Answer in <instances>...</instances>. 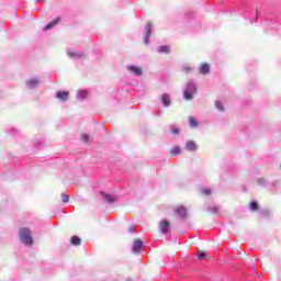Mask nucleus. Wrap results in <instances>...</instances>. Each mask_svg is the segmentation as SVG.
Instances as JSON below:
<instances>
[{"label": "nucleus", "mask_w": 281, "mask_h": 281, "mask_svg": "<svg viewBox=\"0 0 281 281\" xmlns=\"http://www.w3.org/2000/svg\"><path fill=\"white\" fill-rule=\"evenodd\" d=\"M171 133L172 135H179V133H181V130H179V127H172Z\"/></svg>", "instance_id": "31"}, {"label": "nucleus", "mask_w": 281, "mask_h": 281, "mask_svg": "<svg viewBox=\"0 0 281 281\" xmlns=\"http://www.w3.org/2000/svg\"><path fill=\"white\" fill-rule=\"evenodd\" d=\"M252 22L258 23V11L256 18L252 20Z\"/></svg>", "instance_id": "33"}, {"label": "nucleus", "mask_w": 281, "mask_h": 281, "mask_svg": "<svg viewBox=\"0 0 281 281\" xmlns=\"http://www.w3.org/2000/svg\"><path fill=\"white\" fill-rule=\"evenodd\" d=\"M18 236L22 245H25L26 247H32V245H34V238L32 237V231L30 228L27 227L20 228Z\"/></svg>", "instance_id": "1"}, {"label": "nucleus", "mask_w": 281, "mask_h": 281, "mask_svg": "<svg viewBox=\"0 0 281 281\" xmlns=\"http://www.w3.org/2000/svg\"><path fill=\"white\" fill-rule=\"evenodd\" d=\"M69 58L77 60H85L87 58V54L85 52H76V50H67Z\"/></svg>", "instance_id": "4"}, {"label": "nucleus", "mask_w": 281, "mask_h": 281, "mask_svg": "<svg viewBox=\"0 0 281 281\" xmlns=\"http://www.w3.org/2000/svg\"><path fill=\"white\" fill-rule=\"evenodd\" d=\"M101 196H103L104 201L110 204H113L115 201H117V198L109 193H104V191H101Z\"/></svg>", "instance_id": "11"}, {"label": "nucleus", "mask_w": 281, "mask_h": 281, "mask_svg": "<svg viewBox=\"0 0 281 281\" xmlns=\"http://www.w3.org/2000/svg\"><path fill=\"white\" fill-rule=\"evenodd\" d=\"M128 232L130 234H135L137 231L135 229V226H130Z\"/></svg>", "instance_id": "32"}, {"label": "nucleus", "mask_w": 281, "mask_h": 281, "mask_svg": "<svg viewBox=\"0 0 281 281\" xmlns=\"http://www.w3.org/2000/svg\"><path fill=\"white\" fill-rule=\"evenodd\" d=\"M71 245H74L75 247H79V245L82 244V239H80V237L78 236H72L70 239Z\"/></svg>", "instance_id": "17"}, {"label": "nucleus", "mask_w": 281, "mask_h": 281, "mask_svg": "<svg viewBox=\"0 0 281 281\" xmlns=\"http://www.w3.org/2000/svg\"><path fill=\"white\" fill-rule=\"evenodd\" d=\"M183 71H184V74H190V71H192V67H190V65H184Z\"/></svg>", "instance_id": "30"}, {"label": "nucleus", "mask_w": 281, "mask_h": 281, "mask_svg": "<svg viewBox=\"0 0 281 281\" xmlns=\"http://www.w3.org/2000/svg\"><path fill=\"white\" fill-rule=\"evenodd\" d=\"M158 54H170V46L162 45L157 48Z\"/></svg>", "instance_id": "16"}, {"label": "nucleus", "mask_w": 281, "mask_h": 281, "mask_svg": "<svg viewBox=\"0 0 281 281\" xmlns=\"http://www.w3.org/2000/svg\"><path fill=\"white\" fill-rule=\"evenodd\" d=\"M257 183H258V186L265 187V186H267V180L265 178H258Z\"/></svg>", "instance_id": "26"}, {"label": "nucleus", "mask_w": 281, "mask_h": 281, "mask_svg": "<svg viewBox=\"0 0 281 281\" xmlns=\"http://www.w3.org/2000/svg\"><path fill=\"white\" fill-rule=\"evenodd\" d=\"M61 201L63 203H69V194L61 193Z\"/></svg>", "instance_id": "27"}, {"label": "nucleus", "mask_w": 281, "mask_h": 281, "mask_svg": "<svg viewBox=\"0 0 281 281\" xmlns=\"http://www.w3.org/2000/svg\"><path fill=\"white\" fill-rule=\"evenodd\" d=\"M194 94H196V83H194V80H190L183 91V98L184 100H193Z\"/></svg>", "instance_id": "2"}, {"label": "nucleus", "mask_w": 281, "mask_h": 281, "mask_svg": "<svg viewBox=\"0 0 281 281\" xmlns=\"http://www.w3.org/2000/svg\"><path fill=\"white\" fill-rule=\"evenodd\" d=\"M207 211H209L211 214H218V207H216V206L209 207Z\"/></svg>", "instance_id": "29"}, {"label": "nucleus", "mask_w": 281, "mask_h": 281, "mask_svg": "<svg viewBox=\"0 0 281 281\" xmlns=\"http://www.w3.org/2000/svg\"><path fill=\"white\" fill-rule=\"evenodd\" d=\"M272 186H276V182H272Z\"/></svg>", "instance_id": "35"}, {"label": "nucleus", "mask_w": 281, "mask_h": 281, "mask_svg": "<svg viewBox=\"0 0 281 281\" xmlns=\"http://www.w3.org/2000/svg\"><path fill=\"white\" fill-rule=\"evenodd\" d=\"M56 98L60 102H67V100H69V92H67V91H58L56 93Z\"/></svg>", "instance_id": "10"}, {"label": "nucleus", "mask_w": 281, "mask_h": 281, "mask_svg": "<svg viewBox=\"0 0 281 281\" xmlns=\"http://www.w3.org/2000/svg\"><path fill=\"white\" fill-rule=\"evenodd\" d=\"M184 149H187L189 153H196L199 150V145H196V142L194 140H188Z\"/></svg>", "instance_id": "7"}, {"label": "nucleus", "mask_w": 281, "mask_h": 281, "mask_svg": "<svg viewBox=\"0 0 281 281\" xmlns=\"http://www.w3.org/2000/svg\"><path fill=\"white\" fill-rule=\"evenodd\" d=\"M249 210H250L251 212L258 211V202H256V201L250 202V204H249Z\"/></svg>", "instance_id": "21"}, {"label": "nucleus", "mask_w": 281, "mask_h": 281, "mask_svg": "<svg viewBox=\"0 0 281 281\" xmlns=\"http://www.w3.org/2000/svg\"><path fill=\"white\" fill-rule=\"evenodd\" d=\"M127 70L131 71V74H134V76H142V68L137 66L130 65L127 66Z\"/></svg>", "instance_id": "12"}, {"label": "nucleus", "mask_w": 281, "mask_h": 281, "mask_svg": "<svg viewBox=\"0 0 281 281\" xmlns=\"http://www.w3.org/2000/svg\"><path fill=\"white\" fill-rule=\"evenodd\" d=\"M176 214L179 215L181 221H186V218H188V210L184 206L176 209Z\"/></svg>", "instance_id": "8"}, {"label": "nucleus", "mask_w": 281, "mask_h": 281, "mask_svg": "<svg viewBox=\"0 0 281 281\" xmlns=\"http://www.w3.org/2000/svg\"><path fill=\"white\" fill-rule=\"evenodd\" d=\"M198 258L199 260H205V258H207V254H205L204 251H200L198 254Z\"/></svg>", "instance_id": "28"}, {"label": "nucleus", "mask_w": 281, "mask_h": 281, "mask_svg": "<svg viewBox=\"0 0 281 281\" xmlns=\"http://www.w3.org/2000/svg\"><path fill=\"white\" fill-rule=\"evenodd\" d=\"M38 85H41V79H38V78L29 79L26 81L27 89H36V87H38Z\"/></svg>", "instance_id": "9"}, {"label": "nucleus", "mask_w": 281, "mask_h": 281, "mask_svg": "<svg viewBox=\"0 0 281 281\" xmlns=\"http://www.w3.org/2000/svg\"><path fill=\"white\" fill-rule=\"evenodd\" d=\"M58 23H60V18H56L55 20H53L52 22H49V23L44 27V32H47V30H52V27H56V25H58Z\"/></svg>", "instance_id": "13"}, {"label": "nucleus", "mask_w": 281, "mask_h": 281, "mask_svg": "<svg viewBox=\"0 0 281 281\" xmlns=\"http://www.w3.org/2000/svg\"><path fill=\"white\" fill-rule=\"evenodd\" d=\"M189 124L191 128H196V126H199V122L193 116H189Z\"/></svg>", "instance_id": "19"}, {"label": "nucleus", "mask_w": 281, "mask_h": 281, "mask_svg": "<svg viewBox=\"0 0 281 281\" xmlns=\"http://www.w3.org/2000/svg\"><path fill=\"white\" fill-rule=\"evenodd\" d=\"M181 153V148L179 146H175L171 149V155H173V157H177V155H179Z\"/></svg>", "instance_id": "22"}, {"label": "nucleus", "mask_w": 281, "mask_h": 281, "mask_svg": "<svg viewBox=\"0 0 281 281\" xmlns=\"http://www.w3.org/2000/svg\"><path fill=\"white\" fill-rule=\"evenodd\" d=\"M127 281H131V279H128Z\"/></svg>", "instance_id": "36"}, {"label": "nucleus", "mask_w": 281, "mask_h": 281, "mask_svg": "<svg viewBox=\"0 0 281 281\" xmlns=\"http://www.w3.org/2000/svg\"><path fill=\"white\" fill-rule=\"evenodd\" d=\"M259 214L263 218H269V216H271V211H269V210H261V211H259Z\"/></svg>", "instance_id": "20"}, {"label": "nucleus", "mask_w": 281, "mask_h": 281, "mask_svg": "<svg viewBox=\"0 0 281 281\" xmlns=\"http://www.w3.org/2000/svg\"><path fill=\"white\" fill-rule=\"evenodd\" d=\"M45 0H36V3H43Z\"/></svg>", "instance_id": "34"}, {"label": "nucleus", "mask_w": 281, "mask_h": 281, "mask_svg": "<svg viewBox=\"0 0 281 281\" xmlns=\"http://www.w3.org/2000/svg\"><path fill=\"white\" fill-rule=\"evenodd\" d=\"M200 74L202 76H207V74H210V66L209 64H202L200 67Z\"/></svg>", "instance_id": "15"}, {"label": "nucleus", "mask_w": 281, "mask_h": 281, "mask_svg": "<svg viewBox=\"0 0 281 281\" xmlns=\"http://www.w3.org/2000/svg\"><path fill=\"white\" fill-rule=\"evenodd\" d=\"M153 34V23L148 22L145 25V35H144V44L148 45L150 43V35Z\"/></svg>", "instance_id": "3"}, {"label": "nucleus", "mask_w": 281, "mask_h": 281, "mask_svg": "<svg viewBox=\"0 0 281 281\" xmlns=\"http://www.w3.org/2000/svg\"><path fill=\"white\" fill-rule=\"evenodd\" d=\"M160 234H168L170 232V222L168 220H161L158 225Z\"/></svg>", "instance_id": "5"}, {"label": "nucleus", "mask_w": 281, "mask_h": 281, "mask_svg": "<svg viewBox=\"0 0 281 281\" xmlns=\"http://www.w3.org/2000/svg\"><path fill=\"white\" fill-rule=\"evenodd\" d=\"M144 249V241L142 239H135L132 246L133 254H140Z\"/></svg>", "instance_id": "6"}, {"label": "nucleus", "mask_w": 281, "mask_h": 281, "mask_svg": "<svg viewBox=\"0 0 281 281\" xmlns=\"http://www.w3.org/2000/svg\"><path fill=\"white\" fill-rule=\"evenodd\" d=\"M161 103H162V105L166 106V108L170 106V104H171L170 94L164 93V94L161 95Z\"/></svg>", "instance_id": "14"}, {"label": "nucleus", "mask_w": 281, "mask_h": 281, "mask_svg": "<svg viewBox=\"0 0 281 281\" xmlns=\"http://www.w3.org/2000/svg\"><path fill=\"white\" fill-rule=\"evenodd\" d=\"M81 139L85 142V144H91V137H89L87 134H82Z\"/></svg>", "instance_id": "23"}, {"label": "nucleus", "mask_w": 281, "mask_h": 281, "mask_svg": "<svg viewBox=\"0 0 281 281\" xmlns=\"http://www.w3.org/2000/svg\"><path fill=\"white\" fill-rule=\"evenodd\" d=\"M202 194H204V196H210V194H212V189L210 188H205L201 190Z\"/></svg>", "instance_id": "25"}, {"label": "nucleus", "mask_w": 281, "mask_h": 281, "mask_svg": "<svg viewBox=\"0 0 281 281\" xmlns=\"http://www.w3.org/2000/svg\"><path fill=\"white\" fill-rule=\"evenodd\" d=\"M215 108L217 111H225V108H223V103L221 101H215Z\"/></svg>", "instance_id": "24"}, {"label": "nucleus", "mask_w": 281, "mask_h": 281, "mask_svg": "<svg viewBox=\"0 0 281 281\" xmlns=\"http://www.w3.org/2000/svg\"><path fill=\"white\" fill-rule=\"evenodd\" d=\"M88 92L87 90H79L77 92L78 100H87Z\"/></svg>", "instance_id": "18"}]
</instances>
